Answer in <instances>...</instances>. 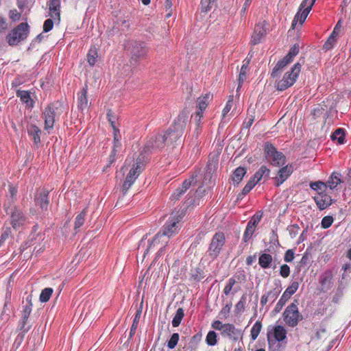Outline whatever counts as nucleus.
<instances>
[{
	"label": "nucleus",
	"mask_w": 351,
	"mask_h": 351,
	"mask_svg": "<svg viewBox=\"0 0 351 351\" xmlns=\"http://www.w3.org/2000/svg\"><path fill=\"white\" fill-rule=\"evenodd\" d=\"M187 114L182 112L175 120L174 125L167 131H162L153 135L145 144L141 154L146 157L151 153L161 151L166 146L171 145L183 134L186 125Z\"/></svg>",
	"instance_id": "obj_1"
},
{
	"label": "nucleus",
	"mask_w": 351,
	"mask_h": 351,
	"mask_svg": "<svg viewBox=\"0 0 351 351\" xmlns=\"http://www.w3.org/2000/svg\"><path fill=\"white\" fill-rule=\"evenodd\" d=\"M130 54V63L137 65L147 58L149 47L146 43L140 40H132L128 45Z\"/></svg>",
	"instance_id": "obj_2"
},
{
	"label": "nucleus",
	"mask_w": 351,
	"mask_h": 351,
	"mask_svg": "<svg viewBox=\"0 0 351 351\" xmlns=\"http://www.w3.org/2000/svg\"><path fill=\"white\" fill-rule=\"evenodd\" d=\"M146 160L145 156L143 154H140L136 159L132 167L128 173L125 180L123 184V191L125 193L126 191L134 184L140 173L143 171L145 167Z\"/></svg>",
	"instance_id": "obj_3"
},
{
	"label": "nucleus",
	"mask_w": 351,
	"mask_h": 351,
	"mask_svg": "<svg viewBox=\"0 0 351 351\" xmlns=\"http://www.w3.org/2000/svg\"><path fill=\"white\" fill-rule=\"evenodd\" d=\"M264 154L267 161L273 166L281 167L286 162V157L284 154L278 152L269 142H266L264 145Z\"/></svg>",
	"instance_id": "obj_4"
},
{
	"label": "nucleus",
	"mask_w": 351,
	"mask_h": 351,
	"mask_svg": "<svg viewBox=\"0 0 351 351\" xmlns=\"http://www.w3.org/2000/svg\"><path fill=\"white\" fill-rule=\"evenodd\" d=\"M225 243L226 237L224 233L222 232H216L211 239L206 252V256H208L211 261L217 259L220 255Z\"/></svg>",
	"instance_id": "obj_5"
},
{
	"label": "nucleus",
	"mask_w": 351,
	"mask_h": 351,
	"mask_svg": "<svg viewBox=\"0 0 351 351\" xmlns=\"http://www.w3.org/2000/svg\"><path fill=\"white\" fill-rule=\"evenodd\" d=\"M29 33V25L27 23H21L7 35L6 40L11 46L17 45L27 38Z\"/></svg>",
	"instance_id": "obj_6"
},
{
	"label": "nucleus",
	"mask_w": 351,
	"mask_h": 351,
	"mask_svg": "<svg viewBox=\"0 0 351 351\" xmlns=\"http://www.w3.org/2000/svg\"><path fill=\"white\" fill-rule=\"evenodd\" d=\"M300 71L301 64L297 62L293 65L290 71L285 73L282 80L276 82V89L282 91L293 86L296 82Z\"/></svg>",
	"instance_id": "obj_7"
},
{
	"label": "nucleus",
	"mask_w": 351,
	"mask_h": 351,
	"mask_svg": "<svg viewBox=\"0 0 351 351\" xmlns=\"http://www.w3.org/2000/svg\"><path fill=\"white\" fill-rule=\"evenodd\" d=\"M212 328L221 331V335L223 337H228L230 339L237 341L241 336V330L235 327L232 324H223L219 320H216L212 323Z\"/></svg>",
	"instance_id": "obj_8"
},
{
	"label": "nucleus",
	"mask_w": 351,
	"mask_h": 351,
	"mask_svg": "<svg viewBox=\"0 0 351 351\" xmlns=\"http://www.w3.org/2000/svg\"><path fill=\"white\" fill-rule=\"evenodd\" d=\"M283 319L285 324L289 327L296 326L303 317L298 311V302L295 300L291 303L283 313Z\"/></svg>",
	"instance_id": "obj_9"
},
{
	"label": "nucleus",
	"mask_w": 351,
	"mask_h": 351,
	"mask_svg": "<svg viewBox=\"0 0 351 351\" xmlns=\"http://www.w3.org/2000/svg\"><path fill=\"white\" fill-rule=\"evenodd\" d=\"M181 219L182 217L180 215H178L177 213L171 214L169 219L159 231L164 238L167 237V239H169L171 237L178 232Z\"/></svg>",
	"instance_id": "obj_10"
},
{
	"label": "nucleus",
	"mask_w": 351,
	"mask_h": 351,
	"mask_svg": "<svg viewBox=\"0 0 351 351\" xmlns=\"http://www.w3.org/2000/svg\"><path fill=\"white\" fill-rule=\"evenodd\" d=\"M121 135L119 130L113 131V141L111 153L109 156L106 167H110L122 152Z\"/></svg>",
	"instance_id": "obj_11"
},
{
	"label": "nucleus",
	"mask_w": 351,
	"mask_h": 351,
	"mask_svg": "<svg viewBox=\"0 0 351 351\" xmlns=\"http://www.w3.org/2000/svg\"><path fill=\"white\" fill-rule=\"evenodd\" d=\"M298 287V282L293 281L291 283V285L284 291L280 300L276 304V306L274 309V311L275 313H278L282 310V308L285 305L286 302L290 299L291 295H293L297 291Z\"/></svg>",
	"instance_id": "obj_12"
},
{
	"label": "nucleus",
	"mask_w": 351,
	"mask_h": 351,
	"mask_svg": "<svg viewBox=\"0 0 351 351\" xmlns=\"http://www.w3.org/2000/svg\"><path fill=\"white\" fill-rule=\"evenodd\" d=\"M57 109L54 104H50L43 112V118L45 122L44 128L45 130L49 131L53 128Z\"/></svg>",
	"instance_id": "obj_13"
},
{
	"label": "nucleus",
	"mask_w": 351,
	"mask_h": 351,
	"mask_svg": "<svg viewBox=\"0 0 351 351\" xmlns=\"http://www.w3.org/2000/svg\"><path fill=\"white\" fill-rule=\"evenodd\" d=\"M6 213L10 214V223L14 229H19L25 223L27 217L19 208L14 206L10 213L8 210Z\"/></svg>",
	"instance_id": "obj_14"
},
{
	"label": "nucleus",
	"mask_w": 351,
	"mask_h": 351,
	"mask_svg": "<svg viewBox=\"0 0 351 351\" xmlns=\"http://www.w3.org/2000/svg\"><path fill=\"white\" fill-rule=\"evenodd\" d=\"M320 291L326 293L330 290L333 285V273L330 269L324 271L319 276Z\"/></svg>",
	"instance_id": "obj_15"
},
{
	"label": "nucleus",
	"mask_w": 351,
	"mask_h": 351,
	"mask_svg": "<svg viewBox=\"0 0 351 351\" xmlns=\"http://www.w3.org/2000/svg\"><path fill=\"white\" fill-rule=\"evenodd\" d=\"M34 202L35 205L38 206L42 212L47 211L49 204V191L46 189L37 191L34 196Z\"/></svg>",
	"instance_id": "obj_16"
},
{
	"label": "nucleus",
	"mask_w": 351,
	"mask_h": 351,
	"mask_svg": "<svg viewBox=\"0 0 351 351\" xmlns=\"http://www.w3.org/2000/svg\"><path fill=\"white\" fill-rule=\"evenodd\" d=\"M309 0H303L300 5L299 10L294 16L292 21V27L294 28L298 22L301 25L303 24L311 10V6H307V2Z\"/></svg>",
	"instance_id": "obj_17"
},
{
	"label": "nucleus",
	"mask_w": 351,
	"mask_h": 351,
	"mask_svg": "<svg viewBox=\"0 0 351 351\" xmlns=\"http://www.w3.org/2000/svg\"><path fill=\"white\" fill-rule=\"evenodd\" d=\"M262 215H254L248 221L243 236V241L246 243L252 237L256 230V226L260 222Z\"/></svg>",
	"instance_id": "obj_18"
},
{
	"label": "nucleus",
	"mask_w": 351,
	"mask_h": 351,
	"mask_svg": "<svg viewBox=\"0 0 351 351\" xmlns=\"http://www.w3.org/2000/svg\"><path fill=\"white\" fill-rule=\"evenodd\" d=\"M266 25L267 23L265 21H260L256 25L251 40L253 45L260 43L262 38L265 36L267 33Z\"/></svg>",
	"instance_id": "obj_19"
},
{
	"label": "nucleus",
	"mask_w": 351,
	"mask_h": 351,
	"mask_svg": "<svg viewBox=\"0 0 351 351\" xmlns=\"http://www.w3.org/2000/svg\"><path fill=\"white\" fill-rule=\"evenodd\" d=\"M293 171V167L291 164L287 165L286 166L280 168L278 171L277 176L274 178L275 185L276 186H280L285 180L288 179Z\"/></svg>",
	"instance_id": "obj_20"
},
{
	"label": "nucleus",
	"mask_w": 351,
	"mask_h": 351,
	"mask_svg": "<svg viewBox=\"0 0 351 351\" xmlns=\"http://www.w3.org/2000/svg\"><path fill=\"white\" fill-rule=\"evenodd\" d=\"M212 100L213 95L210 93H206L204 95L199 97L196 101L197 111L195 112L204 114V111Z\"/></svg>",
	"instance_id": "obj_21"
},
{
	"label": "nucleus",
	"mask_w": 351,
	"mask_h": 351,
	"mask_svg": "<svg viewBox=\"0 0 351 351\" xmlns=\"http://www.w3.org/2000/svg\"><path fill=\"white\" fill-rule=\"evenodd\" d=\"M271 332L273 339L278 341H282L287 337V330L285 328L280 325H278L274 327L269 326L267 332Z\"/></svg>",
	"instance_id": "obj_22"
},
{
	"label": "nucleus",
	"mask_w": 351,
	"mask_h": 351,
	"mask_svg": "<svg viewBox=\"0 0 351 351\" xmlns=\"http://www.w3.org/2000/svg\"><path fill=\"white\" fill-rule=\"evenodd\" d=\"M16 95L20 98L21 101L25 104L28 108H33L34 106V101L32 99L30 93L28 90H16Z\"/></svg>",
	"instance_id": "obj_23"
},
{
	"label": "nucleus",
	"mask_w": 351,
	"mask_h": 351,
	"mask_svg": "<svg viewBox=\"0 0 351 351\" xmlns=\"http://www.w3.org/2000/svg\"><path fill=\"white\" fill-rule=\"evenodd\" d=\"M17 193V187L12 184H9L8 192V194L6 195V199L3 204V207L5 208V210H8V208L14 202V201L16 199Z\"/></svg>",
	"instance_id": "obj_24"
},
{
	"label": "nucleus",
	"mask_w": 351,
	"mask_h": 351,
	"mask_svg": "<svg viewBox=\"0 0 351 351\" xmlns=\"http://www.w3.org/2000/svg\"><path fill=\"white\" fill-rule=\"evenodd\" d=\"M317 207L320 210H324L332 204L331 197L326 195L319 193V195L314 198Z\"/></svg>",
	"instance_id": "obj_25"
},
{
	"label": "nucleus",
	"mask_w": 351,
	"mask_h": 351,
	"mask_svg": "<svg viewBox=\"0 0 351 351\" xmlns=\"http://www.w3.org/2000/svg\"><path fill=\"white\" fill-rule=\"evenodd\" d=\"M38 229V225H35L32 228V233L29 236V243L32 246L38 245L40 243H42L45 239V234L40 232L36 233Z\"/></svg>",
	"instance_id": "obj_26"
},
{
	"label": "nucleus",
	"mask_w": 351,
	"mask_h": 351,
	"mask_svg": "<svg viewBox=\"0 0 351 351\" xmlns=\"http://www.w3.org/2000/svg\"><path fill=\"white\" fill-rule=\"evenodd\" d=\"M165 243L167 244L168 243V239H165L162 235L160 234V232H158L153 238L152 240L148 241V246L145 251L144 252V256L149 252V251L154 247L155 246L158 245L160 243Z\"/></svg>",
	"instance_id": "obj_27"
},
{
	"label": "nucleus",
	"mask_w": 351,
	"mask_h": 351,
	"mask_svg": "<svg viewBox=\"0 0 351 351\" xmlns=\"http://www.w3.org/2000/svg\"><path fill=\"white\" fill-rule=\"evenodd\" d=\"M50 15L54 19L60 20V0H49L48 2Z\"/></svg>",
	"instance_id": "obj_28"
},
{
	"label": "nucleus",
	"mask_w": 351,
	"mask_h": 351,
	"mask_svg": "<svg viewBox=\"0 0 351 351\" xmlns=\"http://www.w3.org/2000/svg\"><path fill=\"white\" fill-rule=\"evenodd\" d=\"M27 134L31 136L35 145L40 143L41 130L36 125L31 124L27 127Z\"/></svg>",
	"instance_id": "obj_29"
},
{
	"label": "nucleus",
	"mask_w": 351,
	"mask_h": 351,
	"mask_svg": "<svg viewBox=\"0 0 351 351\" xmlns=\"http://www.w3.org/2000/svg\"><path fill=\"white\" fill-rule=\"evenodd\" d=\"M270 170L266 166L262 165L259 169L255 173L254 176L252 178L256 184L258 183L263 178H267L269 177Z\"/></svg>",
	"instance_id": "obj_30"
},
{
	"label": "nucleus",
	"mask_w": 351,
	"mask_h": 351,
	"mask_svg": "<svg viewBox=\"0 0 351 351\" xmlns=\"http://www.w3.org/2000/svg\"><path fill=\"white\" fill-rule=\"evenodd\" d=\"M291 61L289 60L287 57H284L282 60H279L271 72V77L275 78L278 76V73L282 70V69L286 66L287 64L291 63Z\"/></svg>",
	"instance_id": "obj_31"
},
{
	"label": "nucleus",
	"mask_w": 351,
	"mask_h": 351,
	"mask_svg": "<svg viewBox=\"0 0 351 351\" xmlns=\"http://www.w3.org/2000/svg\"><path fill=\"white\" fill-rule=\"evenodd\" d=\"M273 258L271 254L263 253L258 258V264L263 269L270 267Z\"/></svg>",
	"instance_id": "obj_32"
},
{
	"label": "nucleus",
	"mask_w": 351,
	"mask_h": 351,
	"mask_svg": "<svg viewBox=\"0 0 351 351\" xmlns=\"http://www.w3.org/2000/svg\"><path fill=\"white\" fill-rule=\"evenodd\" d=\"M341 177V173L337 172H333L331 174L327 182L328 186L330 189H335L342 182Z\"/></svg>",
	"instance_id": "obj_33"
},
{
	"label": "nucleus",
	"mask_w": 351,
	"mask_h": 351,
	"mask_svg": "<svg viewBox=\"0 0 351 351\" xmlns=\"http://www.w3.org/2000/svg\"><path fill=\"white\" fill-rule=\"evenodd\" d=\"M247 172V169L245 167H237L233 172L232 174V180L234 183L237 184H239L241 180H243V178Z\"/></svg>",
	"instance_id": "obj_34"
},
{
	"label": "nucleus",
	"mask_w": 351,
	"mask_h": 351,
	"mask_svg": "<svg viewBox=\"0 0 351 351\" xmlns=\"http://www.w3.org/2000/svg\"><path fill=\"white\" fill-rule=\"evenodd\" d=\"M98 58V51L95 46H92L87 53V61L90 66H93Z\"/></svg>",
	"instance_id": "obj_35"
},
{
	"label": "nucleus",
	"mask_w": 351,
	"mask_h": 351,
	"mask_svg": "<svg viewBox=\"0 0 351 351\" xmlns=\"http://www.w3.org/2000/svg\"><path fill=\"white\" fill-rule=\"evenodd\" d=\"M267 336L269 351H280L281 348L280 341L273 339L271 332H268Z\"/></svg>",
	"instance_id": "obj_36"
},
{
	"label": "nucleus",
	"mask_w": 351,
	"mask_h": 351,
	"mask_svg": "<svg viewBox=\"0 0 351 351\" xmlns=\"http://www.w3.org/2000/svg\"><path fill=\"white\" fill-rule=\"evenodd\" d=\"M332 140H337L339 144H343L345 142V131L343 128H337L331 135Z\"/></svg>",
	"instance_id": "obj_37"
},
{
	"label": "nucleus",
	"mask_w": 351,
	"mask_h": 351,
	"mask_svg": "<svg viewBox=\"0 0 351 351\" xmlns=\"http://www.w3.org/2000/svg\"><path fill=\"white\" fill-rule=\"evenodd\" d=\"M141 311L138 310L136 311V315L134 317L133 322L130 330L129 339H132L136 333V328L138 325Z\"/></svg>",
	"instance_id": "obj_38"
},
{
	"label": "nucleus",
	"mask_w": 351,
	"mask_h": 351,
	"mask_svg": "<svg viewBox=\"0 0 351 351\" xmlns=\"http://www.w3.org/2000/svg\"><path fill=\"white\" fill-rule=\"evenodd\" d=\"M184 316V312L182 308L177 309L176 315H174L172 320V326L173 327H178L180 326L183 317Z\"/></svg>",
	"instance_id": "obj_39"
},
{
	"label": "nucleus",
	"mask_w": 351,
	"mask_h": 351,
	"mask_svg": "<svg viewBox=\"0 0 351 351\" xmlns=\"http://www.w3.org/2000/svg\"><path fill=\"white\" fill-rule=\"evenodd\" d=\"M87 86H86L82 88L81 94L78 95V106L81 108H83L87 106Z\"/></svg>",
	"instance_id": "obj_40"
},
{
	"label": "nucleus",
	"mask_w": 351,
	"mask_h": 351,
	"mask_svg": "<svg viewBox=\"0 0 351 351\" xmlns=\"http://www.w3.org/2000/svg\"><path fill=\"white\" fill-rule=\"evenodd\" d=\"M191 117L195 122V132L197 135H198L202 131V119L203 118V114L199 112H195L194 114L191 116Z\"/></svg>",
	"instance_id": "obj_41"
},
{
	"label": "nucleus",
	"mask_w": 351,
	"mask_h": 351,
	"mask_svg": "<svg viewBox=\"0 0 351 351\" xmlns=\"http://www.w3.org/2000/svg\"><path fill=\"white\" fill-rule=\"evenodd\" d=\"M262 328V324L260 321H256L253 325L251 331L250 337L252 341H254L258 336Z\"/></svg>",
	"instance_id": "obj_42"
},
{
	"label": "nucleus",
	"mask_w": 351,
	"mask_h": 351,
	"mask_svg": "<svg viewBox=\"0 0 351 351\" xmlns=\"http://www.w3.org/2000/svg\"><path fill=\"white\" fill-rule=\"evenodd\" d=\"M256 184V182L251 178L243 187L242 192L238 195V198H242L243 196L246 195Z\"/></svg>",
	"instance_id": "obj_43"
},
{
	"label": "nucleus",
	"mask_w": 351,
	"mask_h": 351,
	"mask_svg": "<svg viewBox=\"0 0 351 351\" xmlns=\"http://www.w3.org/2000/svg\"><path fill=\"white\" fill-rule=\"evenodd\" d=\"M12 230L10 228H6L4 229L1 233L0 237V247L2 246L6 241H12Z\"/></svg>",
	"instance_id": "obj_44"
},
{
	"label": "nucleus",
	"mask_w": 351,
	"mask_h": 351,
	"mask_svg": "<svg viewBox=\"0 0 351 351\" xmlns=\"http://www.w3.org/2000/svg\"><path fill=\"white\" fill-rule=\"evenodd\" d=\"M53 289L52 288H45L43 290H42L39 300L41 302H47L49 300L52 293H53Z\"/></svg>",
	"instance_id": "obj_45"
},
{
	"label": "nucleus",
	"mask_w": 351,
	"mask_h": 351,
	"mask_svg": "<svg viewBox=\"0 0 351 351\" xmlns=\"http://www.w3.org/2000/svg\"><path fill=\"white\" fill-rule=\"evenodd\" d=\"M86 215V212L84 209L80 214H78L76 216L75 221V230L80 228L84 223Z\"/></svg>",
	"instance_id": "obj_46"
},
{
	"label": "nucleus",
	"mask_w": 351,
	"mask_h": 351,
	"mask_svg": "<svg viewBox=\"0 0 351 351\" xmlns=\"http://www.w3.org/2000/svg\"><path fill=\"white\" fill-rule=\"evenodd\" d=\"M217 0H201V11L203 12H208L210 11L215 5Z\"/></svg>",
	"instance_id": "obj_47"
},
{
	"label": "nucleus",
	"mask_w": 351,
	"mask_h": 351,
	"mask_svg": "<svg viewBox=\"0 0 351 351\" xmlns=\"http://www.w3.org/2000/svg\"><path fill=\"white\" fill-rule=\"evenodd\" d=\"M280 292V287H276L274 288L272 290H270L269 291L267 292L265 294L268 298L269 302L273 303L277 299Z\"/></svg>",
	"instance_id": "obj_48"
},
{
	"label": "nucleus",
	"mask_w": 351,
	"mask_h": 351,
	"mask_svg": "<svg viewBox=\"0 0 351 351\" xmlns=\"http://www.w3.org/2000/svg\"><path fill=\"white\" fill-rule=\"evenodd\" d=\"M206 342L210 346H213L217 343V335L213 331H209L206 337Z\"/></svg>",
	"instance_id": "obj_49"
},
{
	"label": "nucleus",
	"mask_w": 351,
	"mask_h": 351,
	"mask_svg": "<svg viewBox=\"0 0 351 351\" xmlns=\"http://www.w3.org/2000/svg\"><path fill=\"white\" fill-rule=\"evenodd\" d=\"M247 71V63L243 64L241 68L239 75V86L240 88L244 81L246 80V73Z\"/></svg>",
	"instance_id": "obj_50"
},
{
	"label": "nucleus",
	"mask_w": 351,
	"mask_h": 351,
	"mask_svg": "<svg viewBox=\"0 0 351 351\" xmlns=\"http://www.w3.org/2000/svg\"><path fill=\"white\" fill-rule=\"evenodd\" d=\"M237 281L234 278H230L228 280L227 283L223 289V293L226 295H228L234 287V285L236 284Z\"/></svg>",
	"instance_id": "obj_51"
},
{
	"label": "nucleus",
	"mask_w": 351,
	"mask_h": 351,
	"mask_svg": "<svg viewBox=\"0 0 351 351\" xmlns=\"http://www.w3.org/2000/svg\"><path fill=\"white\" fill-rule=\"evenodd\" d=\"M201 338H202V335L199 333L193 335L189 341V347L192 350H195L197 348V346L201 341Z\"/></svg>",
	"instance_id": "obj_52"
},
{
	"label": "nucleus",
	"mask_w": 351,
	"mask_h": 351,
	"mask_svg": "<svg viewBox=\"0 0 351 351\" xmlns=\"http://www.w3.org/2000/svg\"><path fill=\"white\" fill-rule=\"evenodd\" d=\"M336 42H337V38H335L333 36V35H330L329 37L328 38L327 40L324 44L323 49L325 51H328V50L331 49L334 47Z\"/></svg>",
	"instance_id": "obj_53"
},
{
	"label": "nucleus",
	"mask_w": 351,
	"mask_h": 351,
	"mask_svg": "<svg viewBox=\"0 0 351 351\" xmlns=\"http://www.w3.org/2000/svg\"><path fill=\"white\" fill-rule=\"evenodd\" d=\"M180 335L178 333H173L170 339L167 341V347L169 349H173L179 341Z\"/></svg>",
	"instance_id": "obj_54"
},
{
	"label": "nucleus",
	"mask_w": 351,
	"mask_h": 351,
	"mask_svg": "<svg viewBox=\"0 0 351 351\" xmlns=\"http://www.w3.org/2000/svg\"><path fill=\"white\" fill-rule=\"evenodd\" d=\"M107 118H108V121L110 123V125L112 126V128L113 129V131H115L116 130H119L116 127L117 117H116V115L114 114V112L111 110H108V112H107Z\"/></svg>",
	"instance_id": "obj_55"
},
{
	"label": "nucleus",
	"mask_w": 351,
	"mask_h": 351,
	"mask_svg": "<svg viewBox=\"0 0 351 351\" xmlns=\"http://www.w3.org/2000/svg\"><path fill=\"white\" fill-rule=\"evenodd\" d=\"M232 308V303L226 304L225 306L222 308L219 313V316L220 318L226 319L228 317L230 310Z\"/></svg>",
	"instance_id": "obj_56"
},
{
	"label": "nucleus",
	"mask_w": 351,
	"mask_h": 351,
	"mask_svg": "<svg viewBox=\"0 0 351 351\" xmlns=\"http://www.w3.org/2000/svg\"><path fill=\"white\" fill-rule=\"evenodd\" d=\"M246 304L245 295H242L240 300L235 305V310L237 313H241L244 311Z\"/></svg>",
	"instance_id": "obj_57"
},
{
	"label": "nucleus",
	"mask_w": 351,
	"mask_h": 351,
	"mask_svg": "<svg viewBox=\"0 0 351 351\" xmlns=\"http://www.w3.org/2000/svg\"><path fill=\"white\" fill-rule=\"evenodd\" d=\"M299 45H294L293 47H291L289 53L285 56V57H287L289 60H290L292 62L293 58L299 53Z\"/></svg>",
	"instance_id": "obj_58"
},
{
	"label": "nucleus",
	"mask_w": 351,
	"mask_h": 351,
	"mask_svg": "<svg viewBox=\"0 0 351 351\" xmlns=\"http://www.w3.org/2000/svg\"><path fill=\"white\" fill-rule=\"evenodd\" d=\"M27 3L26 0H19L17 1V6L20 9L21 12H25V14L29 13L30 8L27 5Z\"/></svg>",
	"instance_id": "obj_59"
},
{
	"label": "nucleus",
	"mask_w": 351,
	"mask_h": 351,
	"mask_svg": "<svg viewBox=\"0 0 351 351\" xmlns=\"http://www.w3.org/2000/svg\"><path fill=\"white\" fill-rule=\"evenodd\" d=\"M310 187L312 190L318 191L326 187V184L322 181L313 182L310 183Z\"/></svg>",
	"instance_id": "obj_60"
},
{
	"label": "nucleus",
	"mask_w": 351,
	"mask_h": 351,
	"mask_svg": "<svg viewBox=\"0 0 351 351\" xmlns=\"http://www.w3.org/2000/svg\"><path fill=\"white\" fill-rule=\"evenodd\" d=\"M8 16L12 21L16 22L21 19V12H19L16 9H14L10 10Z\"/></svg>",
	"instance_id": "obj_61"
},
{
	"label": "nucleus",
	"mask_w": 351,
	"mask_h": 351,
	"mask_svg": "<svg viewBox=\"0 0 351 351\" xmlns=\"http://www.w3.org/2000/svg\"><path fill=\"white\" fill-rule=\"evenodd\" d=\"M32 304L25 305L22 312V317L24 320H28V318L32 313Z\"/></svg>",
	"instance_id": "obj_62"
},
{
	"label": "nucleus",
	"mask_w": 351,
	"mask_h": 351,
	"mask_svg": "<svg viewBox=\"0 0 351 351\" xmlns=\"http://www.w3.org/2000/svg\"><path fill=\"white\" fill-rule=\"evenodd\" d=\"M333 222V218L331 216L324 217L321 221V225L323 228H328L331 226Z\"/></svg>",
	"instance_id": "obj_63"
},
{
	"label": "nucleus",
	"mask_w": 351,
	"mask_h": 351,
	"mask_svg": "<svg viewBox=\"0 0 351 351\" xmlns=\"http://www.w3.org/2000/svg\"><path fill=\"white\" fill-rule=\"evenodd\" d=\"M290 274V267L288 265L284 264L280 267V275L283 278H287Z\"/></svg>",
	"instance_id": "obj_64"
}]
</instances>
